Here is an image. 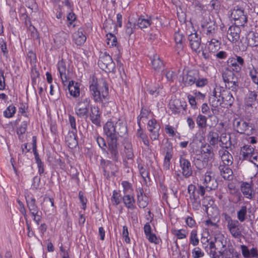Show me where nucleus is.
I'll list each match as a JSON object with an SVG mask.
<instances>
[{"label":"nucleus","instance_id":"nucleus-1","mask_svg":"<svg viewBox=\"0 0 258 258\" xmlns=\"http://www.w3.org/2000/svg\"><path fill=\"white\" fill-rule=\"evenodd\" d=\"M107 83L102 80L98 82L97 78L93 77L89 86L90 95L95 103H101L102 107H105L109 99Z\"/></svg>","mask_w":258,"mask_h":258},{"label":"nucleus","instance_id":"nucleus-2","mask_svg":"<svg viewBox=\"0 0 258 258\" xmlns=\"http://www.w3.org/2000/svg\"><path fill=\"white\" fill-rule=\"evenodd\" d=\"M116 130L115 125L111 121H107L103 126L104 133L108 138L107 144L109 158L114 162H118L119 157Z\"/></svg>","mask_w":258,"mask_h":258},{"label":"nucleus","instance_id":"nucleus-3","mask_svg":"<svg viewBox=\"0 0 258 258\" xmlns=\"http://www.w3.org/2000/svg\"><path fill=\"white\" fill-rule=\"evenodd\" d=\"M200 153L196 154L194 160L196 168L199 170L208 166L212 162L214 156L213 148L208 144L202 145Z\"/></svg>","mask_w":258,"mask_h":258},{"label":"nucleus","instance_id":"nucleus-4","mask_svg":"<svg viewBox=\"0 0 258 258\" xmlns=\"http://www.w3.org/2000/svg\"><path fill=\"white\" fill-rule=\"evenodd\" d=\"M226 64V67L222 74H229L230 73L231 75H236L241 73L242 67L245 66V60L241 56L234 54L228 58Z\"/></svg>","mask_w":258,"mask_h":258},{"label":"nucleus","instance_id":"nucleus-5","mask_svg":"<svg viewBox=\"0 0 258 258\" xmlns=\"http://www.w3.org/2000/svg\"><path fill=\"white\" fill-rule=\"evenodd\" d=\"M233 130L240 134L247 136L252 135L255 131L253 124L248 122L241 118H235L232 121Z\"/></svg>","mask_w":258,"mask_h":258},{"label":"nucleus","instance_id":"nucleus-6","mask_svg":"<svg viewBox=\"0 0 258 258\" xmlns=\"http://www.w3.org/2000/svg\"><path fill=\"white\" fill-rule=\"evenodd\" d=\"M229 15L235 24L244 26L247 22V16L244 9L240 6H235L229 11Z\"/></svg>","mask_w":258,"mask_h":258},{"label":"nucleus","instance_id":"nucleus-7","mask_svg":"<svg viewBox=\"0 0 258 258\" xmlns=\"http://www.w3.org/2000/svg\"><path fill=\"white\" fill-rule=\"evenodd\" d=\"M91 108V100L88 97L79 99L75 106V114L79 118H87Z\"/></svg>","mask_w":258,"mask_h":258},{"label":"nucleus","instance_id":"nucleus-8","mask_svg":"<svg viewBox=\"0 0 258 258\" xmlns=\"http://www.w3.org/2000/svg\"><path fill=\"white\" fill-rule=\"evenodd\" d=\"M201 31L209 38L216 37L218 28L215 22L209 17H204L201 21Z\"/></svg>","mask_w":258,"mask_h":258},{"label":"nucleus","instance_id":"nucleus-9","mask_svg":"<svg viewBox=\"0 0 258 258\" xmlns=\"http://www.w3.org/2000/svg\"><path fill=\"white\" fill-rule=\"evenodd\" d=\"M99 67L105 72H111L115 68V63L112 57L106 52L102 54L98 61Z\"/></svg>","mask_w":258,"mask_h":258},{"label":"nucleus","instance_id":"nucleus-10","mask_svg":"<svg viewBox=\"0 0 258 258\" xmlns=\"http://www.w3.org/2000/svg\"><path fill=\"white\" fill-rule=\"evenodd\" d=\"M203 184L202 186L208 191L215 190L218 187V183L213 171L209 170L205 173Z\"/></svg>","mask_w":258,"mask_h":258},{"label":"nucleus","instance_id":"nucleus-11","mask_svg":"<svg viewBox=\"0 0 258 258\" xmlns=\"http://www.w3.org/2000/svg\"><path fill=\"white\" fill-rule=\"evenodd\" d=\"M179 163L182 176L185 178L190 177L192 175L193 170L190 161L184 156L180 155Z\"/></svg>","mask_w":258,"mask_h":258},{"label":"nucleus","instance_id":"nucleus-12","mask_svg":"<svg viewBox=\"0 0 258 258\" xmlns=\"http://www.w3.org/2000/svg\"><path fill=\"white\" fill-rule=\"evenodd\" d=\"M222 76L224 82L226 83V87L229 90L236 93L239 88V83L238 77L235 75L222 74Z\"/></svg>","mask_w":258,"mask_h":258},{"label":"nucleus","instance_id":"nucleus-13","mask_svg":"<svg viewBox=\"0 0 258 258\" xmlns=\"http://www.w3.org/2000/svg\"><path fill=\"white\" fill-rule=\"evenodd\" d=\"M100 166L103 169V174L106 178L110 177V175H115L117 171V167L112 161L102 159L100 161Z\"/></svg>","mask_w":258,"mask_h":258},{"label":"nucleus","instance_id":"nucleus-14","mask_svg":"<svg viewBox=\"0 0 258 258\" xmlns=\"http://www.w3.org/2000/svg\"><path fill=\"white\" fill-rule=\"evenodd\" d=\"M148 128L150 132V137L152 140L155 141L158 139L159 136L160 125L157 123L155 118H152L148 121Z\"/></svg>","mask_w":258,"mask_h":258},{"label":"nucleus","instance_id":"nucleus-15","mask_svg":"<svg viewBox=\"0 0 258 258\" xmlns=\"http://www.w3.org/2000/svg\"><path fill=\"white\" fill-rule=\"evenodd\" d=\"M57 69L62 83L64 85H66V83H67L70 79V70L69 68H67L66 63L63 60L58 62Z\"/></svg>","mask_w":258,"mask_h":258},{"label":"nucleus","instance_id":"nucleus-16","mask_svg":"<svg viewBox=\"0 0 258 258\" xmlns=\"http://www.w3.org/2000/svg\"><path fill=\"white\" fill-rule=\"evenodd\" d=\"M240 25L235 24L230 26L227 30V37L233 43H236L240 38L241 28Z\"/></svg>","mask_w":258,"mask_h":258},{"label":"nucleus","instance_id":"nucleus-17","mask_svg":"<svg viewBox=\"0 0 258 258\" xmlns=\"http://www.w3.org/2000/svg\"><path fill=\"white\" fill-rule=\"evenodd\" d=\"M186 103L179 100H175L169 103V109L172 114H179L181 112L186 111Z\"/></svg>","mask_w":258,"mask_h":258},{"label":"nucleus","instance_id":"nucleus-18","mask_svg":"<svg viewBox=\"0 0 258 258\" xmlns=\"http://www.w3.org/2000/svg\"><path fill=\"white\" fill-rule=\"evenodd\" d=\"M174 40L175 42L174 49L177 54H179L183 51L184 47L185 38L183 34L179 31L175 32L174 34Z\"/></svg>","mask_w":258,"mask_h":258},{"label":"nucleus","instance_id":"nucleus-19","mask_svg":"<svg viewBox=\"0 0 258 258\" xmlns=\"http://www.w3.org/2000/svg\"><path fill=\"white\" fill-rule=\"evenodd\" d=\"M101 115V112L98 106H91L88 117L91 122L96 126H100Z\"/></svg>","mask_w":258,"mask_h":258},{"label":"nucleus","instance_id":"nucleus-20","mask_svg":"<svg viewBox=\"0 0 258 258\" xmlns=\"http://www.w3.org/2000/svg\"><path fill=\"white\" fill-rule=\"evenodd\" d=\"M137 204L139 208H145L149 203L148 197L145 194L143 187L140 186L136 190Z\"/></svg>","mask_w":258,"mask_h":258},{"label":"nucleus","instance_id":"nucleus-21","mask_svg":"<svg viewBox=\"0 0 258 258\" xmlns=\"http://www.w3.org/2000/svg\"><path fill=\"white\" fill-rule=\"evenodd\" d=\"M32 149L35 157V162L37 165L38 173L41 175L44 171V163L39 158V154L37 151L36 137H32Z\"/></svg>","mask_w":258,"mask_h":258},{"label":"nucleus","instance_id":"nucleus-22","mask_svg":"<svg viewBox=\"0 0 258 258\" xmlns=\"http://www.w3.org/2000/svg\"><path fill=\"white\" fill-rule=\"evenodd\" d=\"M188 192L190 195V199H200V196L203 197L204 196L205 189L204 186H202V185H199L197 188L195 185L191 184L188 186Z\"/></svg>","mask_w":258,"mask_h":258},{"label":"nucleus","instance_id":"nucleus-23","mask_svg":"<svg viewBox=\"0 0 258 258\" xmlns=\"http://www.w3.org/2000/svg\"><path fill=\"white\" fill-rule=\"evenodd\" d=\"M258 97V92L255 91H249L244 98V106L246 109L253 108L255 104Z\"/></svg>","mask_w":258,"mask_h":258},{"label":"nucleus","instance_id":"nucleus-24","mask_svg":"<svg viewBox=\"0 0 258 258\" xmlns=\"http://www.w3.org/2000/svg\"><path fill=\"white\" fill-rule=\"evenodd\" d=\"M241 254L244 258H258V249L252 247L249 249L246 245H241L240 246Z\"/></svg>","mask_w":258,"mask_h":258},{"label":"nucleus","instance_id":"nucleus-25","mask_svg":"<svg viewBox=\"0 0 258 258\" xmlns=\"http://www.w3.org/2000/svg\"><path fill=\"white\" fill-rule=\"evenodd\" d=\"M255 147L250 145H244L240 148V155L243 160H250L253 154L255 153Z\"/></svg>","mask_w":258,"mask_h":258},{"label":"nucleus","instance_id":"nucleus-26","mask_svg":"<svg viewBox=\"0 0 258 258\" xmlns=\"http://www.w3.org/2000/svg\"><path fill=\"white\" fill-rule=\"evenodd\" d=\"M191 48L197 51L201 45V38L197 32L191 33L188 36Z\"/></svg>","mask_w":258,"mask_h":258},{"label":"nucleus","instance_id":"nucleus-27","mask_svg":"<svg viewBox=\"0 0 258 258\" xmlns=\"http://www.w3.org/2000/svg\"><path fill=\"white\" fill-rule=\"evenodd\" d=\"M77 133V131H70L66 137V142L70 148L73 149L78 145Z\"/></svg>","mask_w":258,"mask_h":258},{"label":"nucleus","instance_id":"nucleus-28","mask_svg":"<svg viewBox=\"0 0 258 258\" xmlns=\"http://www.w3.org/2000/svg\"><path fill=\"white\" fill-rule=\"evenodd\" d=\"M27 207L29 209V211L31 215H34L35 214L39 213V208L36 204V200L33 197H30L28 195L25 197Z\"/></svg>","mask_w":258,"mask_h":258},{"label":"nucleus","instance_id":"nucleus-29","mask_svg":"<svg viewBox=\"0 0 258 258\" xmlns=\"http://www.w3.org/2000/svg\"><path fill=\"white\" fill-rule=\"evenodd\" d=\"M230 165L220 164L218 169L220 173V175L222 177L228 180H231L233 179V171L229 167Z\"/></svg>","mask_w":258,"mask_h":258},{"label":"nucleus","instance_id":"nucleus-30","mask_svg":"<svg viewBox=\"0 0 258 258\" xmlns=\"http://www.w3.org/2000/svg\"><path fill=\"white\" fill-rule=\"evenodd\" d=\"M219 154L221 157L222 165H231L233 163V158L231 154L224 148L219 151Z\"/></svg>","mask_w":258,"mask_h":258},{"label":"nucleus","instance_id":"nucleus-31","mask_svg":"<svg viewBox=\"0 0 258 258\" xmlns=\"http://www.w3.org/2000/svg\"><path fill=\"white\" fill-rule=\"evenodd\" d=\"M124 156L127 160H133L134 158L133 149L131 141L128 139H125L123 142Z\"/></svg>","mask_w":258,"mask_h":258},{"label":"nucleus","instance_id":"nucleus-32","mask_svg":"<svg viewBox=\"0 0 258 258\" xmlns=\"http://www.w3.org/2000/svg\"><path fill=\"white\" fill-rule=\"evenodd\" d=\"M223 135H221L219 138L218 133L213 131H210L207 135V139L210 146H215L217 144L218 142H221L222 144H223Z\"/></svg>","mask_w":258,"mask_h":258},{"label":"nucleus","instance_id":"nucleus-33","mask_svg":"<svg viewBox=\"0 0 258 258\" xmlns=\"http://www.w3.org/2000/svg\"><path fill=\"white\" fill-rule=\"evenodd\" d=\"M241 191L244 197L249 199H254V192L250 184L248 182H243L241 185Z\"/></svg>","mask_w":258,"mask_h":258},{"label":"nucleus","instance_id":"nucleus-34","mask_svg":"<svg viewBox=\"0 0 258 258\" xmlns=\"http://www.w3.org/2000/svg\"><path fill=\"white\" fill-rule=\"evenodd\" d=\"M80 84L74 81H70L68 85L70 95L74 98H78L80 95Z\"/></svg>","mask_w":258,"mask_h":258},{"label":"nucleus","instance_id":"nucleus-35","mask_svg":"<svg viewBox=\"0 0 258 258\" xmlns=\"http://www.w3.org/2000/svg\"><path fill=\"white\" fill-rule=\"evenodd\" d=\"M198 74L196 71H189L183 78V81L185 87L191 86L196 82Z\"/></svg>","mask_w":258,"mask_h":258},{"label":"nucleus","instance_id":"nucleus-36","mask_svg":"<svg viewBox=\"0 0 258 258\" xmlns=\"http://www.w3.org/2000/svg\"><path fill=\"white\" fill-rule=\"evenodd\" d=\"M75 43L77 45L83 44L86 40V37L84 33V29L80 28L73 35Z\"/></svg>","mask_w":258,"mask_h":258},{"label":"nucleus","instance_id":"nucleus-37","mask_svg":"<svg viewBox=\"0 0 258 258\" xmlns=\"http://www.w3.org/2000/svg\"><path fill=\"white\" fill-rule=\"evenodd\" d=\"M122 200L124 206L128 209L134 210L136 208V201L133 196L125 194L122 197Z\"/></svg>","mask_w":258,"mask_h":258},{"label":"nucleus","instance_id":"nucleus-38","mask_svg":"<svg viewBox=\"0 0 258 258\" xmlns=\"http://www.w3.org/2000/svg\"><path fill=\"white\" fill-rule=\"evenodd\" d=\"M247 45L251 47L258 46V33L253 31L248 33L247 36Z\"/></svg>","mask_w":258,"mask_h":258},{"label":"nucleus","instance_id":"nucleus-39","mask_svg":"<svg viewBox=\"0 0 258 258\" xmlns=\"http://www.w3.org/2000/svg\"><path fill=\"white\" fill-rule=\"evenodd\" d=\"M209 103L210 105L212 106V111L213 114H218L219 112V110L217 109V108L220 106L222 103V100L221 99H216V97L215 96H210L209 98Z\"/></svg>","mask_w":258,"mask_h":258},{"label":"nucleus","instance_id":"nucleus-40","mask_svg":"<svg viewBox=\"0 0 258 258\" xmlns=\"http://www.w3.org/2000/svg\"><path fill=\"white\" fill-rule=\"evenodd\" d=\"M222 100L223 103L226 102V104L231 105L233 103L234 98L232 93L227 90L222 88Z\"/></svg>","mask_w":258,"mask_h":258},{"label":"nucleus","instance_id":"nucleus-41","mask_svg":"<svg viewBox=\"0 0 258 258\" xmlns=\"http://www.w3.org/2000/svg\"><path fill=\"white\" fill-rule=\"evenodd\" d=\"M172 149H168L165 153V155L164 159L163 168L165 170H168L170 169L171 166V159L172 158Z\"/></svg>","mask_w":258,"mask_h":258},{"label":"nucleus","instance_id":"nucleus-42","mask_svg":"<svg viewBox=\"0 0 258 258\" xmlns=\"http://www.w3.org/2000/svg\"><path fill=\"white\" fill-rule=\"evenodd\" d=\"M116 127V134L117 136L118 135L122 137L127 133V126L126 124L123 121L119 119L115 123Z\"/></svg>","mask_w":258,"mask_h":258},{"label":"nucleus","instance_id":"nucleus-43","mask_svg":"<svg viewBox=\"0 0 258 258\" xmlns=\"http://www.w3.org/2000/svg\"><path fill=\"white\" fill-rule=\"evenodd\" d=\"M125 33L126 35L130 36L133 34L136 29V23L134 22L132 19H128L127 23L125 26Z\"/></svg>","mask_w":258,"mask_h":258},{"label":"nucleus","instance_id":"nucleus-44","mask_svg":"<svg viewBox=\"0 0 258 258\" xmlns=\"http://www.w3.org/2000/svg\"><path fill=\"white\" fill-rule=\"evenodd\" d=\"M151 112V110L146 107L144 105L142 106L140 114L137 117V123L139 126L141 125V121L143 118L147 119Z\"/></svg>","mask_w":258,"mask_h":258},{"label":"nucleus","instance_id":"nucleus-45","mask_svg":"<svg viewBox=\"0 0 258 258\" xmlns=\"http://www.w3.org/2000/svg\"><path fill=\"white\" fill-rule=\"evenodd\" d=\"M207 119L206 116L200 113L197 116L196 122L199 128L203 130L207 127Z\"/></svg>","mask_w":258,"mask_h":258},{"label":"nucleus","instance_id":"nucleus-46","mask_svg":"<svg viewBox=\"0 0 258 258\" xmlns=\"http://www.w3.org/2000/svg\"><path fill=\"white\" fill-rule=\"evenodd\" d=\"M29 121L28 120H24L22 121L20 126L17 129V134L19 139L22 141V135L26 132L28 124Z\"/></svg>","mask_w":258,"mask_h":258},{"label":"nucleus","instance_id":"nucleus-47","mask_svg":"<svg viewBox=\"0 0 258 258\" xmlns=\"http://www.w3.org/2000/svg\"><path fill=\"white\" fill-rule=\"evenodd\" d=\"M139 128L138 129L136 133V136L137 138H140L144 144L147 146H149V140L148 139V137L146 134L144 132V131L141 128V125L139 126Z\"/></svg>","mask_w":258,"mask_h":258},{"label":"nucleus","instance_id":"nucleus-48","mask_svg":"<svg viewBox=\"0 0 258 258\" xmlns=\"http://www.w3.org/2000/svg\"><path fill=\"white\" fill-rule=\"evenodd\" d=\"M213 38L210 41H208L207 46L210 51L215 52L219 48L220 42L215 37Z\"/></svg>","mask_w":258,"mask_h":258},{"label":"nucleus","instance_id":"nucleus-49","mask_svg":"<svg viewBox=\"0 0 258 258\" xmlns=\"http://www.w3.org/2000/svg\"><path fill=\"white\" fill-rule=\"evenodd\" d=\"M248 70V74L252 82L256 85L258 84V68L252 66Z\"/></svg>","mask_w":258,"mask_h":258},{"label":"nucleus","instance_id":"nucleus-50","mask_svg":"<svg viewBox=\"0 0 258 258\" xmlns=\"http://www.w3.org/2000/svg\"><path fill=\"white\" fill-rule=\"evenodd\" d=\"M107 44L109 47H119V44L117 42L116 37L112 33H108L106 35Z\"/></svg>","mask_w":258,"mask_h":258},{"label":"nucleus","instance_id":"nucleus-51","mask_svg":"<svg viewBox=\"0 0 258 258\" xmlns=\"http://www.w3.org/2000/svg\"><path fill=\"white\" fill-rule=\"evenodd\" d=\"M152 23L150 19H145L141 16L138 18L137 25L140 29H142L149 27Z\"/></svg>","mask_w":258,"mask_h":258},{"label":"nucleus","instance_id":"nucleus-52","mask_svg":"<svg viewBox=\"0 0 258 258\" xmlns=\"http://www.w3.org/2000/svg\"><path fill=\"white\" fill-rule=\"evenodd\" d=\"M152 65L156 71H160L163 67L164 64L160 58L157 56H154L152 60Z\"/></svg>","mask_w":258,"mask_h":258},{"label":"nucleus","instance_id":"nucleus-53","mask_svg":"<svg viewBox=\"0 0 258 258\" xmlns=\"http://www.w3.org/2000/svg\"><path fill=\"white\" fill-rule=\"evenodd\" d=\"M94 138L95 139L99 147L101 149L103 152H106L108 155V150H106L107 145L105 142V140L102 137L99 136L97 134L94 136Z\"/></svg>","mask_w":258,"mask_h":258},{"label":"nucleus","instance_id":"nucleus-54","mask_svg":"<svg viewBox=\"0 0 258 258\" xmlns=\"http://www.w3.org/2000/svg\"><path fill=\"white\" fill-rule=\"evenodd\" d=\"M247 207L246 206H242L237 212V217L238 220L241 222H244L246 219Z\"/></svg>","mask_w":258,"mask_h":258},{"label":"nucleus","instance_id":"nucleus-55","mask_svg":"<svg viewBox=\"0 0 258 258\" xmlns=\"http://www.w3.org/2000/svg\"><path fill=\"white\" fill-rule=\"evenodd\" d=\"M122 200L119 191L117 190H113L112 192V196L111 198V201L113 206H117L119 204Z\"/></svg>","mask_w":258,"mask_h":258},{"label":"nucleus","instance_id":"nucleus-56","mask_svg":"<svg viewBox=\"0 0 258 258\" xmlns=\"http://www.w3.org/2000/svg\"><path fill=\"white\" fill-rule=\"evenodd\" d=\"M189 242L193 246H197L199 243L197 230L193 229L191 231L189 236Z\"/></svg>","mask_w":258,"mask_h":258},{"label":"nucleus","instance_id":"nucleus-57","mask_svg":"<svg viewBox=\"0 0 258 258\" xmlns=\"http://www.w3.org/2000/svg\"><path fill=\"white\" fill-rule=\"evenodd\" d=\"M16 112V107L11 104L4 111V116L8 118L12 117Z\"/></svg>","mask_w":258,"mask_h":258},{"label":"nucleus","instance_id":"nucleus-58","mask_svg":"<svg viewBox=\"0 0 258 258\" xmlns=\"http://www.w3.org/2000/svg\"><path fill=\"white\" fill-rule=\"evenodd\" d=\"M172 233L179 239L185 238L188 234V232L183 229H173L172 230Z\"/></svg>","mask_w":258,"mask_h":258},{"label":"nucleus","instance_id":"nucleus-59","mask_svg":"<svg viewBox=\"0 0 258 258\" xmlns=\"http://www.w3.org/2000/svg\"><path fill=\"white\" fill-rule=\"evenodd\" d=\"M226 220L227 221V228L229 230L239 227V223L238 221L236 220H232L229 216H227Z\"/></svg>","mask_w":258,"mask_h":258},{"label":"nucleus","instance_id":"nucleus-60","mask_svg":"<svg viewBox=\"0 0 258 258\" xmlns=\"http://www.w3.org/2000/svg\"><path fill=\"white\" fill-rule=\"evenodd\" d=\"M44 202L45 203V206L48 208L47 211L48 212H53L54 208L53 199L51 198H44Z\"/></svg>","mask_w":258,"mask_h":258},{"label":"nucleus","instance_id":"nucleus-61","mask_svg":"<svg viewBox=\"0 0 258 258\" xmlns=\"http://www.w3.org/2000/svg\"><path fill=\"white\" fill-rule=\"evenodd\" d=\"M201 242L203 243V247L206 251L208 250H212L213 249H215V250L217 249L214 241H211L209 242V240L206 239V242H203L202 239Z\"/></svg>","mask_w":258,"mask_h":258},{"label":"nucleus","instance_id":"nucleus-62","mask_svg":"<svg viewBox=\"0 0 258 258\" xmlns=\"http://www.w3.org/2000/svg\"><path fill=\"white\" fill-rule=\"evenodd\" d=\"M191 253L194 258L203 257L205 255L204 252L199 247L194 248L192 250Z\"/></svg>","mask_w":258,"mask_h":258},{"label":"nucleus","instance_id":"nucleus-63","mask_svg":"<svg viewBox=\"0 0 258 258\" xmlns=\"http://www.w3.org/2000/svg\"><path fill=\"white\" fill-rule=\"evenodd\" d=\"M76 20V16L74 13H69L67 16V25L68 27L72 26L73 27L76 26L74 23Z\"/></svg>","mask_w":258,"mask_h":258},{"label":"nucleus","instance_id":"nucleus-64","mask_svg":"<svg viewBox=\"0 0 258 258\" xmlns=\"http://www.w3.org/2000/svg\"><path fill=\"white\" fill-rule=\"evenodd\" d=\"M162 89L160 88L159 86H153L151 87H149L147 91L150 94L154 96L155 97L157 96L161 91Z\"/></svg>","mask_w":258,"mask_h":258}]
</instances>
